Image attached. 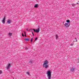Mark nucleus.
<instances>
[{
  "instance_id": "nucleus-4",
  "label": "nucleus",
  "mask_w": 79,
  "mask_h": 79,
  "mask_svg": "<svg viewBox=\"0 0 79 79\" xmlns=\"http://www.w3.org/2000/svg\"><path fill=\"white\" fill-rule=\"evenodd\" d=\"M64 25L65 27H69V25H70V23H65L64 24Z\"/></svg>"
},
{
  "instance_id": "nucleus-12",
  "label": "nucleus",
  "mask_w": 79,
  "mask_h": 79,
  "mask_svg": "<svg viewBox=\"0 0 79 79\" xmlns=\"http://www.w3.org/2000/svg\"><path fill=\"white\" fill-rule=\"evenodd\" d=\"M56 39H58V36L57 35H56Z\"/></svg>"
},
{
  "instance_id": "nucleus-14",
  "label": "nucleus",
  "mask_w": 79,
  "mask_h": 79,
  "mask_svg": "<svg viewBox=\"0 0 79 79\" xmlns=\"http://www.w3.org/2000/svg\"><path fill=\"white\" fill-rule=\"evenodd\" d=\"M9 35H10V36H11V35L12 34L11 33H9Z\"/></svg>"
},
{
  "instance_id": "nucleus-8",
  "label": "nucleus",
  "mask_w": 79,
  "mask_h": 79,
  "mask_svg": "<svg viewBox=\"0 0 79 79\" xmlns=\"http://www.w3.org/2000/svg\"><path fill=\"white\" fill-rule=\"evenodd\" d=\"M7 23H8V24L11 23V20H8L7 21Z\"/></svg>"
},
{
  "instance_id": "nucleus-7",
  "label": "nucleus",
  "mask_w": 79,
  "mask_h": 79,
  "mask_svg": "<svg viewBox=\"0 0 79 79\" xmlns=\"http://www.w3.org/2000/svg\"><path fill=\"white\" fill-rule=\"evenodd\" d=\"M24 40L26 42H29V39H25Z\"/></svg>"
},
{
  "instance_id": "nucleus-3",
  "label": "nucleus",
  "mask_w": 79,
  "mask_h": 79,
  "mask_svg": "<svg viewBox=\"0 0 79 79\" xmlns=\"http://www.w3.org/2000/svg\"><path fill=\"white\" fill-rule=\"evenodd\" d=\"M33 30L34 32H36V33H38L39 32V31H40V30H39V28H38V29L35 30L34 29H33Z\"/></svg>"
},
{
  "instance_id": "nucleus-20",
  "label": "nucleus",
  "mask_w": 79,
  "mask_h": 79,
  "mask_svg": "<svg viewBox=\"0 0 79 79\" xmlns=\"http://www.w3.org/2000/svg\"><path fill=\"white\" fill-rule=\"evenodd\" d=\"M32 34L33 36H34V33H33V32H32Z\"/></svg>"
},
{
  "instance_id": "nucleus-24",
  "label": "nucleus",
  "mask_w": 79,
  "mask_h": 79,
  "mask_svg": "<svg viewBox=\"0 0 79 79\" xmlns=\"http://www.w3.org/2000/svg\"><path fill=\"white\" fill-rule=\"evenodd\" d=\"M25 37H26V34L25 35Z\"/></svg>"
},
{
  "instance_id": "nucleus-6",
  "label": "nucleus",
  "mask_w": 79,
  "mask_h": 79,
  "mask_svg": "<svg viewBox=\"0 0 79 79\" xmlns=\"http://www.w3.org/2000/svg\"><path fill=\"white\" fill-rule=\"evenodd\" d=\"M10 67H11V64H8L7 67V69H8Z\"/></svg>"
},
{
  "instance_id": "nucleus-28",
  "label": "nucleus",
  "mask_w": 79,
  "mask_h": 79,
  "mask_svg": "<svg viewBox=\"0 0 79 79\" xmlns=\"http://www.w3.org/2000/svg\"><path fill=\"white\" fill-rule=\"evenodd\" d=\"M71 45H73V44H71Z\"/></svg>"
},
{
  "instance_id": "nucleus-5",
  "label": "nucleus",
  "mask_w": 79,
  "mask_h": 79,
  "mask_svg": "<svg viewBox=\"0 0 79 79\" xmlns=\"http://www.w3.org/2000/svg\"><path fill=\"white\" fill-rule=\"evenodd\" d=\"M5 19L6 18L5 17H4V18H3V19L2 20V22L3 24H5Z\"/></svg>"
},
{
  "instance_id": "nucleus-23",
  "label": "nucleus",
  "mask_w": 79,
  "mask_h": 79,
  "mask_svg": "<svg viewBox=\"0 0 79 79\" xmlns=\"http://www.w3.org/2000/svg\"><path fill=\"white\" fill-rule=\"evenodd\" d=\"M27 31H28V29H27Z\"/></svg>"
},
{
  "instance_id": "nucleus-1",
  "label": "nucleus",
  "mask_w": 79,
  "mask_h": 79,
  "mask_svg": "<svg viewBox=\"0 0 79 79\" xmlns=\"http://www.w3.org/2000/svg\"><path fill=\"white\" fill-rule=\"evenodd\" d=\"M44 68H45L46 69L48 68V61L47 60H46L44 62V63L43 65Z\"/></svg>"
},
{
  "instance_id": "nucleus-25",
  "label": "nucleus",
  "mask_w": 79,
  "mask_h": 79,
  "mask_svg": "<svg viewBox=\"0 0 79 79\" xmlns=\"http://www.w3.org/2000/svg\"><path fill=\"white\" fill-rule=\"evenodd\" d=\"M77 4H79V3H77Z\"/></svg>"
},
{
  "instance_id": "nucleus-11",
  "label": "nucleus",
  "mask_w": 79,
  "mask_h": 79,
  "mask_svg": "<svg viewBox=\"0 0 79 79\" xmlns=\"http://www.w3.org/2000/svg\"><path fill=\"white\" fill-rule=\"evenodd\" d=\"M67 23H69V20H67L66 21Z\"/></svg>"
},
{
  "instance_id": "nucleus-2",
  "label": "nucleus",
  "mask_w": 79,
  "mask_h": 79,
  "mask_svg": "<svg viewBox=\"0 0 79 79\" xmlns=\"http://www.w3.org/2000/svg\"><path fill=\"white\" fill-rule=\"evenodd\" d=\"M47 74H48V79H51V72H50V71H48Z\"/></svg>"
},
{
  "instance_id": "nucleus-10",
  "label": "nucleus",
  "mask_w": 79,
  "mask_h": 79,
  "mask_svg": "<svg viewBox=\"0 0 79 79\" xmlns=\"http://www.w3.org/2000/svg\"><path fill=\"white\" fill-rule=\"evenodd\" d=\"M74 68H72L71 69V71H74Z\"/></svg>"
},
{
  "instance_id": "nucleus-16",
  "label": "nucleus",
  "mask_w": 79,
  "mask_h": 79,
  "mask_svg": "<svg viewBox=\"0 0 79 79\" xmlns=\"http://www.w3.org/2000/svg\"><path fill=\"white\" fill-rule=\"evenodd\" d=\"M33 39L32 38H31V42H32V40Z\"/></svg>"
},
{
  "instance_id": "nucleus-15",
  "label": "nucleus",
  "mask_w": 79,
  "mask_h": 79,
  "mask_svg": "<svg viewBox=\"0 0 79 79\" xmlns=\"http://www.w3.org/2000/svg\"><path fill=\"white\" fill-rule=\"evenodd\" d=\"M75 40H74L75 42H77V38H75Z\"/></svg>"
},
{
  "instance_id": "nucleus-19",
  "label": "nucleus",
  "mask_w": 79,
  "mask_h": 79,
  "mask_svg": "<svg viewBox=\"0 0 79 79\" xmlns=\"http://www.w3.org/2000/svg\"><path fill=\"white\" fill-rule=\"evenodd\" d=\"M27 73L28 74V75H29V72H27Z\"/></svg>"
},
{
  "instance_id": "nucleus-26",
  "label": "nucleus",
  "mask_w": 79,
  "mask_h": 79,
  "mask_svg": "<svg viewBox=\"0 0 79 79\" xmlns=\"http://www.w3.org/2000/svg\"><path fill=\"white\" fill-rule=\"evenodd\" d=\"M30 61L31 62V63H32V61H31V60H30Z\"/></svg>"
},
{
  "instance_id": "nucleus-13",
  "label": "nucleus",
  "mask_w": 79,
  "mask_h": 79,
  "mask_svg": "<svg viewBox=\"0 0 79 79\" xmlns=\"http://www.w3.org/2000/svg\"><path fill=\"white\" fill-rule=\"evenodd\" d=\"M37 39H38V38L36 37L35 39V40L34 41V42H35V40H37Z\"/></svg>"
},
{
  "instance_id": "nucleus-18",
  "label": "nucleus",
  "mask_w": 79,
  "mask_h": 79,
  "mask_svg": "<svg viewBox=\"0 0 79 79\" xmlns=\"http://www.w3.org/2000/svg\"><path fill=\"white\" fill-rule=\"evenodd\" d=\"M2 71H0V74H2Z\"/></svg>"
},
{
  "instance_id": "nucleus-9",
  "label": "nucleus",
  "mask_w": 79,
  "mask_h": 79,
  "mask_svg": "<svg viewBox=\"0 0 79 79\" xmlns=\"http://www.w3.org/2000/svg\"><path fill=\"white\" fill-rule=\"evenodd\" d=\"M38 7V4H35L34 6L35 8H37V7Z\"/></svg>"
},
{
  "instance_id": "nucleus-17",
  "label": "nucleus",
  "mask_w": 79,
  "mask_h": 79,
  "mask_svg": "<svg viewBox=\"0 0 79 79\" xmlns=\"http://www.w3.org/2000/svg\"><path fill=\"white\" fill-rule=\"evenodd\" d=\"M22 35L23 37H24V34H23V33H22Z\"/></svg>"
},
{
  "instance_id": "nucleus-27",
  "label": "nucleus",
  "mask_w": 79,
  "mask_h": 79,
  "mask_svg": "<svg viewBox=\"0 0 79 79\" xmlns=\"http://www.w3.org/2000/svg\"><path fill=\"white\" fill-rule=\"evenodd\" d=\"M24 32V34H26V32Z\"/></svg>"
},
{
  "instance_id": "nucleus-22",
  "label": "nucleus",
  "mask_w": 79,
  "mask_h": 79,
  "mask_svg": "<svg viewBox=\"0 0 79 79\" xmlns=\"http://www.w3.org/2000/svg\"><path fill=\"white\" fill-rule=\"evenodd\" d=\"M30 31H32V29H30Z\"/></svg>"
},
{
  "instance_id": "nucleus-21",
  "label": "nucleus",
  "mask_w": 79,
  "mask_h": 79,
  "mask_svg": "<svg viewBox=\"0 0 79 79\" xmlns=\"http://www.w3.org/2000/svg\"><path fill=\"white\" fill-rule=\"evenodd\" d=\"M72 6H75V4H73Z\"/></svg>"
},
{
  "instance_id": "nucleus-29",
  "label": "nucleus",
  "mask_w": 79,
  "mask_h": 79,
  "mask_svg": "<svg viewBox=\"0 0 79 79\" xmlns=\"http://www.w3.org/2000/svg\"><path fill=\"white\" fill-rule=\"evenodd\" d=\"M27 49V48H26V49Z\"/></svg>"
}]
</instances>
